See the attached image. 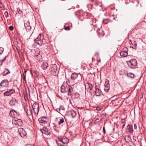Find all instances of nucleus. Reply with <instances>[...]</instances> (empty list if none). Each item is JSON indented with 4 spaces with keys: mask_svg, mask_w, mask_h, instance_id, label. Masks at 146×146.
<instances>
[{
    "mask_svg": "<svg viewBox=\"0 0 146 146\" xmlns=\"http://www.w3.org/2000/svg\"><path fill=\"white\" fill-rule=\"evenodd\" d=\"M73 88L72 87L68 85L66 82H64L61 87V92L67 94L68 95H71Z\"/></svg>",
    "mask_w": 146,
    "mask_h": 146,
    "instance_id": "1",
    "label": "nucleus"
},
{
    "mask_svg": "<svg viewBox=\"0 0 146 146\" xmlns=\"http://www.w3.org/2000/svg\"><path fill=\"white\" fill-rule=\"evenodd\" d=\"M50 71L51 74L54 76H56L58 74V68L55 64H53L51 65L49 69Z\"/></svg>",
    "mask_w": 146,
    "mask_h": 146,
    "instance_id": "2",
    "label": "nucleus"
},
{
    "mask_svg": "<svg viewBox=\"0 0 146 146\" xmlns=\"http://www.w3.org/2000/svg\"><path fill=\"white\" fill-rule=\"evenodd\" d=\"M71 79L75 81L77 83L82 80V77L80 75H78L77 73H72L71 76Z\"/></svg>",
    "mask_w": 146,
    "mask_h": 146,
    "instance_id": "3",
    "label": "nucleus"
},
{
    "mask_svg": "<svg viewBox=\"0 0 146 146\" xmlns=\"http://www.w3.org/2000/svg\"><path fill=\"white\" fill-rule=\"evenodd\" d=\"M127 62L128 66L132 68H134L137 64V61L135 59H131Z\"/></svg>",
    "mask_w": 146,
    "mask_h": 146,
    "instance_id": "4",
    "label": "nucleus"
},
{
    "mask_svg": "<svg viewBox=\"0 0 146 146\" xmlns=\"http://www.w3.org/2000/svg\"><path fill=\"white\" fill-rule=\"evenodd\" d=\"M15 130H18V132L20 134V136L22 137H26L27 133L24 129L20 128L18 129L17 127H14L13 128Z\"/></svg>",
    "mask_w": 146,
    "mask_h": 146,
    "instance_id": "5",
    "label": "nucleus"
},
{
    "mask_svg": "<svg viewBox=\"0 0 146 146\" xmlns=\"http://www.w3.org/2000/svg\"><path fill=\"white\" fill-rule=\"evenodd\" d=\"M43 36L40 34L34 40V41L38 44L41 45L43 43Z\"/></svg>",
    "mask_w": 146,
    "mask_h": 146,
    "instance_id": "6",
    "label": "nucleus"
},
{
    "mask_svg": "<svg viewBox=\"0 0 146 146\" xmlns=\"http://www.w3.org/2000/svg\"><path fill=\"white\" fill-rule=\"evenodd\" d=\"M32 108L33 110L34 114L37 115L39 110L38 103L36 102H35L32 105Z\"/></svg>",
    "mask_w": 146,
    "mask_h": 146,
    "instance_id": "7",
    "label": "nucleus"
},
{
    "mask_svg": "<svg viewBox=\"0 0 146 146\" xmlns=\"http://www.w3.org/2000/svg\"><path fill=\"white\" fill-rule=\"evenodd\" d=\"M128 49L126 47L123 49V50L120 53L121 56L126 57L128 55L127 51Z\"/></svg>",
    "mask_w": 146,
    "mask_h": 146,
    "instance_id": "8",
    "label": "nucleus"
},
{
    "mask_svg": "<svg viewBox=\"0 0 146 146\" xmlns=\"http://www.w3.org/2000/svg\"><path fill=\"white\" fill-rule=\"evenodd\" d=\"M9 84V82L7 80H2L0 84L1 88L7 87Z\"/></svg>",
    "mask_w": 146,
    "mask_h": 146,
    "instance_id": "9",
    "label": "nucleus"
},
{
    "mask_svg": "<svg viewBox=\"0 0 146 146\" xmlns=\"http://www.w3.org/2000/svg\"><path fill=\"white\" fill-rule=\"evenodd\" d=\"M40 131L43 134H45L46 135H50L51 134V133L48 129L46 127H43L42 129H41Z\"/></svg>",
    "mask_w": 146,
    "mask_h": 146,
    "instance_id": "10",
    "label": "nucleus"
},
{
    "mask_svg": "<svg viewBox=\"0 0 146 146\" xmlns=\"http://www.w3.org/2000/svg\"><path fill=\"white\" fill-rule=\"evenodd\" d=\"M67 114L68 115H71L73 118H74L76 116V112L75 111L71 110L67 111Z\"/></svg>",
    "mask_w": 146,
    "mask_h": 146,
    "instance_id": "11",
    "label": "nucleus"
},
{
    "mask_svg": "<svg viewBox=\"0 0 146 146\" xmlns=\"http://www.w3.org/2000/svg\"><path fill=\"white\" fill-rule=\"evenodd\" d=\"M59 141L60 142L62 143L61 146H63L65 143H68V139L67 138H62L59 139Z\"/></svg>",
    "mask_w": 146,
    "mask_h": 146,
    "instance_id": "12",
    "label": "nucleus"
},
{
    "mask_svg": "<svg viewBox=\"0 0 146 146\" xmlns=\"http://www.w3.org/2000/svg\"><path fill=\"white\" fill-rule=\"evenodd\" d=\"M17 103V102L16 99L13 98L10 101L9 104L11 106H15Z\"/></svg>",
    "mask_w": 146,
    "mask_h": 146,
    "instance_id": "13",
    "label": "nucleus"
},
{
    "mask_svg": "<svg viewBox=\"0 0 146 146\" xmlns=\"http://www.w3.org/2000/svg\"><path fill=\"white\" fill-rule=\"evenodd\" d=\"M46 118V117H42L38 119V121L40 123L44 124L47 123Z\"/></svg>",
    "mask_w": 146,
    "mask_h": 146,
    "instance_id": "14",
    "label": "nucleus"
},
{
    "mask_svg": "<svg viewBox=\"0 0 146 146\" xmlns=\"http://www.w3.org/2000/svg\"><path fill=\"white\" fill-rule=\"evenodd\" d=\"M24 25L26 27V30H29L31 29L29 21H28L26 22L25 23H24Z\"/></svg>",
    "mask_w": 146,
    "mask_h": 146,
    "instance_id": "15",
    "label": "nucleus"
},
{
    "mask_svg": "<svg viewBox=\"0 0 146 146\" xmlns=\"http://www.w3.org/2000/svg\"><path fill=\"white\" fill-rule=\"evenodd\" d=\"M48 63L45 62H43L42 63L41 66L43 70H46L48 67Z\"/></svg>",
    "mask_w": 146,
    "mask_h": 146,
    "instance_id": "16",
    "label": "nucleus"
},
{
    "mask_svg": "<svg viewBox=\"0 0 146 146\" xmlns=\"http://www.w3.org/2000/svg\"><path fill=\"white\" fill-rule=\"evenodd\" d=\"M93 87V86L91 84L89 83H87L85 85L86 89L87 88L90 90H91L92 89Z\"/></svg>",
    "mask_w": 146,
    "mask_h": 146,
    "instance_id": "17",
    "label": "nucleus"
},
{
    "mask_svg": "<svg viewBox=\"0 0 146 146\" xmlns=\"http://www.w3.org/2000/svg\"><path fill=\"white\" fill-rule=\"evenodd\" d=\"M124 139L126 141L127 143L131 142L132 139L129 135L125 136Z\"/></svg>",
    "mask_w": 146,
    "mask_h": 146,
    "instance_id": "18",
    "label": "nucleus"
},
{
    "mask_svg": "<svg viewBox=\"0 0 146 146\" xmlns=\"http://www.w3.org/2000/svg\"><path fill=\"white\" fill-rule=\"evenodd\" d=\"M25 110H26V112L27 115H33V113L32 110L31 109L29 108V109H27V110H25Z\"/></svg>",
    "mask_w": 146,
    "mask_h": 146,
    "instance_id": "19",
    "label": "nucleus"
},
{
    "mask_svg": "<svg viewBox=\"0 0 146 146\" xmlns=\"http://www.w3.org/2000/svg\"><path fill=\"white\" fill-rule=\"evenodd\" d=\"M17 114L16 112L14 110H12L10 111V115L11 114L12 117H15L16 116V114Z\"/></svg>",
    "mask_w": 146,
    "mask_h": 146,
    "instance_id": "20",
    "label": "nucleus"
},
{
    "mask_svg": "<svg viewBox=\"0 0 146 146\" xmlns=\"http://www.w3.org/2000/svg\"><path fill=\"white\" fill-rule=\"evenodd\" d=\"M128 129L129 132L131 133H133V126L131 125H129L128 126Z\"/></svg>",
    "mask_w": 146,
    "mask_h": 146,
    "instance_id": "21",
    "label": "nucleus"
},
{
    "mask_svg": "<svg viewBox=\"0 0 146 146\" xmlns=\"http://www.w3.org/2000/svg\"><path fill=\"white\" fill-rule=\"evenodd\" d=\"M64 121L63 118H61L60 119L59 121L58 122V124L59 125H62L63 123L64 122Z\"/></svg>",
    "mask_w": 146,
    "mask_h": 146,
    "instance_id": "22",
    "label": "nucleus"
},
{
    "mask_svg": "<svg viewBox=\"0 0 146 146\" xmlns=\"http://www.w3.org/2000/svg\"><path fill=\"white\" fill-rule=\"evenodd\" d=\"M98 91H97L96 90L95 94V95L96 96H100L101 95L100 92L99 91V89L98 88Z\"/></svg>",
    "mask_w": 146,
    "mask_h": 146,
    "instance_id": "23",
    "label": "nucleus"
},
{
    "mask_svg": "<svg viewBox=\"0 0 146 146\" xmlns=\"http://www.w3.org/2000/svg\"><path fill=\"white\" fill-rule=\"evenodd\" d=\"M16 123L17 125H20L22 124V121L21 119H18L17 121H16Z\"/></svg>",
    "mask_w": 146,
    "mask_h": 146,
    "instance_id": "24",
    "label": "nucleus"
},
{
    "mask_svg": "<svg viewBox=\"0 0 146 146\" xmlns=\"http://www.w3.org/2000/svg\"><path fill=\"white\" fill-rule=\"evenodd\" d=\"M7 70V72L6 70H5L4 72L3 73V75L4 76H6L7 74L10 73V71L8 69H6Z\"/></svg>",
    "mask_w": 146,
    "mask_h": 146,
    "instance_id": "25",
    "label": "nucleus"
},
{
    "mask_svg": "<svg viewBox=\"0 0 146 146\" xmlns=\"http://www.w3.org/2000/svg\"><path fill=\"white\" fill-rule=\"evenodd\" d=\"M127 76L129 77H131L132 78H133L134 76V75L132 73H127Z\"/></svg>",
    "mask_w": 146,
    "mask_h": 146,
    "instance_id": "26",
    "label": "nucleus"
},
{
    "mask_svg": "<svg viewBox=\"0 0 146 146\" xmlns=\"http://www.w3.org/2000/svg\"><path fill=\"white\" fill-rule=\"evenodd\" d=\"M11 95L10 94L9 91V90L5 92L4 93V96H9Z\"/></svg>",
    "mask_w": 146,
    "mask_h": 146,
    "instance_id": "27",
    "label": "nucleus"
},
{
    "mask_svg": "<svg viewBox=\"0 0 146 146\" xmlns=\"http://www.w3.org/2000/svg\"><path fill=\"white\" fill-rule=\"evenodd\" d=\"M104 90L106 92H108L109 90V87H106V86L105 85Z\"/></svg>",
    "mask_w": 146,
    "mask_h": 146,
    "instance_id": "28",
    "label": "nucleus"
},
{
    "mask_svg": "<svg viewBox=\"0 0 146 146\" xmlns=\"http://www.w3.org/2000/svg\"><path fill=\"white\" fill-rule=\"evenodd\" d=\"M57 110H59V111H60V110H64L65 108H64V107L63 106H61L59 108H58Z\"/></svg>",
    "mask_w": 146,
    "mask_h": 146,
    "instance_id": "29",
    "label": "nucleus"
},
{
    "mask_svg": "<svg viewBox=\"0 0 146 146\" xmlns=\"http://www.w3.org/2000/svg\"><path fill=\"white\" fill-rule=\"evenodd\" d=\"M4 51V48L0 46V55H1Z\"/></svg>",
    "mask_w": 146,
    "mask_h": 146,
    "instance_id": "30",
    "label": "nucleus"
},
{
    "mask_svg": "<svg viewBox=\"0 0 146 146\" xmlns=\"http://www.w3.org/2000/svg\"><path fill=\"white\" fill-rule=\"evenodd\" d=\"M9 92L10 94L11 95L15 92V90H14L13 89H11L9 90Z\"/></svg>",
    "mask_w": 146,
    "mask_h": 146,
    "instance_id": "31",
    "label": "nucleus"
},
{
    "mask_svg": "<svg viewBox=\"0 0 146 146\" xmlns=\"http://www.w3.org/2000/svg\"><path fill=\"white\" fill-rule=\"evenodd\" d=\"M17 12L18 13L20 14H21L22 13V11H20V9H17Z\"/></svg>",
    "mask_w": 146,
    "mask_h": 146,
    "instance_id": "32",
    "label": "nucleus"
},
{
    "mask_svg": "<svg viewBox=\"0 0 146 146\" xmlns=\"http://www.w3.org/2000/svg\"><path fill=\"white\" fill-rule=\"evenodd\" d=\"M8 11H6L4 13V16L7 18L8 15Z\"/></svg>",
    "mask_w": 146,
    "mask_h": 146,
    "instance_id": "33",
    "label": "nucleus"
},
{
    "mask_svg": "<svg viewBox=\"0 0 146 146\" xmlns=\"http://www.w3.org/2000/svg\"><path fill=\"white\" fill-rule=\"evenodd\" d=\"M74 94L76 96V98H78L79 96V94L78 93H76L75 94Z\"/></svg>",
    "mask_w": 146,
    "mask_h": 146,
    "instance_id": "34",
    "label": "nucleus"
},
{
    "mask_svg": "<svg viewBox=\"0 0 146 146\" xmlns=\"http://www.w3.org/2000/svg\"><path fill=\"white\" fill-rule=\"evenodd\" d=\"M22 78L23 80H26V76L25 74H23Z\"/></svg>",
    "mask_w": 146,
    "mask_h": 146,
    "instance_id": "35",
    "label": "nucleus"
},
{
    "mask_svg": "<svg viewBox=\"0 0 146 146\" xmlns=\"http://www.w3.org/2000/svg\"><path fill=\"white\" fill-rule=\"evenodd\" d=\"M134 46H132V48H133L134 49H136V47L137 46V44L135 42H134Z\"/></svg>",
    "mask_w": 146,
    "mask_h": 146,
    "instance_id": "36",
    "label": "nucleus"
},
{
    "mask_svg": "<svg viewBox=\"0 0 146 146\" xmlns=\"http://www.w3.org/2000/svg\"><path fill=\"white\" fill-rule=\"evenodd\" d=\"M70 28L69 26H68L67 27H65L64 28V29L66 30H70Z\"/></svg>",
    "mask_w": 146,
    "mask_h": 146,
    "instance_id": "37",
    "label": "nucleus"
},
{
    "mask_svg": "<svg viewBox=\"0 0 146 146\" xmlns=\"http://www.w3.org/2000/svg\"><path fill=\"white\" fill-rule=\"evenodd\" d=\"M9 29L10 30L12 31L13 29V26H11L9 27Z\"/></svg>",
    "mask_w": 146,
    "mask_h": 146,
    "instance_id": "38",
    "label": "nucleus"
},
{
    "mask_svg": "<svg viewBox=\"0 0 146 146\" xmlns=\"http://www.w3.org/2000/svg\"><path fill=\"white\" fill-rule=\"evenodd\" d=\"M7 56H5V58L3 60H1V62H4L5 60L6 59Z\"/></svg>",
    "mask_w": 146,
    "mask_h": 146,
    "instance_id": "39",
    "label": "nucleus"
},
{
    "mask_svg": "<svg viewBox=\"0 0 146 146\" xmlns=\"http://www.w3.org/2000/svg\"><path fill=\"white\" fill-rule=\"evenodd\" d=\"M134 128L135 129H136L137 126L136 124L135 123H134Z\"/></svg>",
    "mask_w": 146,
    "mask_h": 146,
    "instance_id": "40",
    "label": "nucleus"
},
{
    "mask_svg": "<svg viewBox=\"0 0 146 146\" xmlns=\"http://www.w3.org/2000/svg\"><path fill=\"white\" fill-rule=\"evenodd\" d=\"M105 128L104 127L103 128V132H104V134H105Z\"/></svg>",
    "mask_w": 146,
    "mask_h": 146,
    "instance_id": "41",
    "label": "nucleus"
},
{
    "mask_svg": "<svg viewBox=\"0 0 146 146\" xmlns=\"http://www.w3.org/2000/svg\"><path fill=\"white\" fill-rule=\"evenodd\" d=\"M58 145L59 146H61V144H62V143L61 142H60V143H58Z\"/></svg>",
    "mask_w": 146,
    "mask_h": 146,
    "instance_id": "42",
    "label": "nucleus"
},
{
    "mask_svg": "<svg viewBox=\"0 0 146 146\" xmlns=\"http://www.w3.org/2000/svg\"><path fill=\"white\" fill-rule=\"evenodd\" d=\"M26 146H34V145H33L32 144H27L26 145Z\"/></svg>",
    "mask_w": 146,
    "mask_h": 146,
    "instance_id": "43",
    "label": "nucleus"
},
{
    "mask_svg": "<svg viewBox=\"0 0 146 146\" xmlns=\"http://www.w3.org/2000/svg\"><path fill=\"white\" fill-rule=\"evenodd\" d=\"M97 61H98V62H100L101 60L100 59H97Z\"/></svg>",
    "mask_w": 146,
    "mask_h": 146,
    "instance_id": "44",
    "label": "nucleus"
},
{
    "mask_svg": "<svg viewBox=\"0 0 146 146\" xmlns=\"http://www.w3.org/2000/svg\"><path fill=\"white\" fill-rule=\"evenodd\" d=\"M96 1H97V0H91V2H95Z\"/></svg>",
    "mask_w": 146,
    "mask_h": 146,
    "instance_id": "45",
    "label": "nucleus"
},
{
    "mask_svg": "<svg viewBox=\"0 0 146 146\" xmlns=\"http://www.w3.org/2000/svg\"><path fill=\"white\" fill-rule=\"evenodd\" d=\"M57 109H57L56 111H58V112H59V111H59V110H58Z\"/></svg>",
    "mask_w": 146,
    "mask_h": 146,
    "instance_id": "46",
    "label": "nucleus"
},
{
    "mask_svg": "<svg viewBox=\"0 0 146 146\" xmlns=\"http://www.w3.org/2000/svg\"><path fill=\"white\" fill-rule=\"evenodd\" d=\"M1 64H0V65L1 66V65H2V64H3V62H1Z\"/></svg>",
    "mask_w": 146,
    "mask_h": 146,
    "instance_id": "47",
    "label": "nucleus"
},
{
    "mask_svg": "<svg viewBox=\"0 0 146 146\" xmlns=\"http://www.w3.org/2000/svg\"><path fill=\"white\" fill-rule=\"evenodd\" d=\"M106 87H109V85H108V84H107L106 85Z\"/></svg>",
    "mask_w": 146,
    "mask_h": 146,
    "instance_id": "48",
    "label": "nucleus"
},
{
    "mask_svg": "<svg viewBox=\"0 0 146 146\" xmlns=\"http://www.w3.org/2000/svg\"><path fill=\"white\" fill-rule=\"evenodd\" d=\"M97 110H100V109H99V108H97Z\"/></svg>",
    "mask_w": 146,
    "mask_h": 146,
    "instance_id": "49",
    "label": "nucleus"
},
{
    "mask_svg": "<svg viewBox=\"0 0 146 146\" xmlns=\"http://www.w3.org/2000/svg\"><path fill=\"white\" fill-rule=\"evenodd\" d=\"M97 110H100V109H99V108H97Z\"/></svg>",
    "mask_w": 146,
    "mask_h": 146,
    "instance_id": "50",
    "label": "nucleus"
},
{
    "mask_svg": "<svg viewBox=\"0 0 146 146\" xmlns=\"http://www.w3.org/2000/svg\"><path fill=\"white\" fill-rule=\"evenodd\" d=\"M125 126V124H124V125H123V127H123H123H124V126Z\"/></svg>",
    "mask_w": 146,
    "mask_h": 146,
    "instance_id": "51",
    "label": "nucleus"
},
{
    "mask_svg": "<svg viewBox=\"0 0 146 146\" xmlns=\"http://www.w3.org/2000/svg\"><path fill=\"white\" fill-rule=\"evenodd\" d=\"M2 7V6H1L0 5V8H1Z\"/></svg>",
    "mask_w": 146,
    "mask_h": 146,
    "instance_id": "52",
    "label": "nucleus"
},
{
    "mask_svg": "<svg viewBox=\"0 0 146 146\" xmlns=\"http://www.w3.org/2000/svg\"><path fill=\"white\" fill-rule=\"evenodd\" d=\"M24 72L25 73L27 72V71H25Z\"/></svg>",
    "mask_w": 146,
    "mask_h": 146,
    "instance_id": "53",
    "label": "nucleus"
},
{
    "mask_svg": "<svg viewBox=\"0 0 146 146\" xmlns=\"http://www.w3.org/2000/svg\"><path fill=\"white\" fill-rule=\"evenodd\" d=\"M31 73L32 74V75L33 74V73H32V71H31Z\"/></svg>",
    "mask_w": 146,
    "mask_h": 146,
    "instance_id": "54",
    "label": "nucleus"
},
{
    "mask_svg": "<svg viewBox=\"0 0 146 146\" xmlns=\"http://www.w3.org/2000/svg\"><path fill=\"white\" fill-rule=\"evenodd\" d=\"M124 122H125V121H124V122H123V123H124Z\"/></svg>",
    "mask_w": 146,
    "mask_h": 146,
    "instance_id": "55",
    "label": "nucleus"
}]
</instances>
